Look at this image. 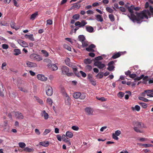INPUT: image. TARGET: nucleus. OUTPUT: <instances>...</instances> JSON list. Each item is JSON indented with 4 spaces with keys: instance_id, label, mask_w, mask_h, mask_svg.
Instances as JSON below:
<instances>
[{
    "instance_id": "f257e3e1",
    "label": "nucleus",
    "mask_w": 153,
    "mask_h": 153,
    "mask_svg": "<svg viewBox=\"0 0 153 153\" xmlns=\"http://www.w3.org/2000/svg\"><path fill=\"white\" fill-rule=\"evenodd\" d=\"M127 8L130 13V15H127V16L133 22H136L137 23L140 24L143 21V19H148V16H150L151 13L148 10H144L140 12H136L135 15L134 14L133 10L136 11L139 10L140 7H135L134 5H131L130 6H128Z\"/></svg>"
},
{
    "instance_id": "f03ea898",
    "label": "nucleus",
    "mask_w": 153,
    "mask_h": 153,
    "mask_svg": "<svg viewBox=\"0 0 153 153\" xmlns=\"http://www.w3.org/2000/svg\"><path fill=\"white\" fill-rule=\"evenodd\" d=\"M73 96L75 99L79 98L81 100L84 99L86 97L85 94L83 93L81 94L79 92H76L73 93Z\"/></svg>"
},
{
    "instance_id": "7ed1b4c3",
    "label": "nucleus",
    "mask_w": 153,
    "mask_h": 153,
    "mask_svg": "<svg viewBox=\"0 0 153 153\" xmlns=\"http://www.w3.org/2000/svg\"><path fill=\"white\" fill-rule=\"evenodd\" d=\"M62 73L63 74L67 75L68 76H71L73 75V74L72 73H68L69 69L68 67L65 66H63L62 68Z\"/></svg>"
},
{
    "instance_id": "20e7f679",
    "label": "nucleus",
    "mask_w": 153,
    "mask_h": 153,
    "mask_svg": "<svg viewBox=\"0 0 153 153\" xmlns=\"http://www.w3.org/2000/svg\"><path fill=\"white\" fill-rule=\"evenodd\" d=\"M31 59H33L37 61H39L42 60V58L40 55L35 53H33L30 56Z\"/></svg>"
},
{
    "instance_id": "39448f33",
    "label": "nucleus",
    "mask_w": 153,
    "mask_h": 153,
    "mask_svg": "<svg viewBox=\"0 0 153 153\" xmlns=\"http://www.w3.org/2000/svg\"><path fill=\"white\" fill-rule=\"evenodd\" d=\"M45 91L46 94L48 96H51L53 94V88L50 85H47L46 87Z\"/></svg>"
},
{
    "instance_id": "423d86ee",
    "label": "nucleus",
    "mask_w": 153,
    "mask_h": 153,
    "mask_svg": "<svg viewBox=\"0 0 153 153\" xmlns=\"http://www.w3.org/2000/svg\"><path fill=\"white\" fill-rule=\"evenodd\" d=\"M114 62L113 61L110 62L108 64V67L107 68V69L110 71L113 70L115 68L114 66Z\"/></svg>"
},
{
    "instance_id": "0eeeda50",
    "label": "nucleus",
    "mask_w": 153,
    "mask_h": 153,
    "mask_svg": "<svg viewBox=\"0 0 153 153\" xmlns=\"http://www.w3.org/2000/svg\"><path fill=\"white\" fill-rule=\"evenodd\" d=\"M94 65L95 66H97L99 68L101 69L105 67V65L103 64H102L101 62L97 61L95 62Z\"/></svg>"
},
{
    "instance_id": "6e6552de",
    "label": "nucleus",
    "mask_w": 153,
    "mask_h": 153,
    "mask_svg": "<svg viewBox=\"0 0 153 153\" xmlns=\"http://www.w3.org/2000/svg\"><path fill=\"white\" fill-rule=\"evenodd\" d=\"M124 53L122 52H119L117 53H114L113 56L111 57V59H115L120 57L121 55L123 54Z\"/></svg>"
},
{
    "instance_id": "1a4fd4ad",
    "label": "nucleus",
    "mask_w": 153,
    "mask_h": 153,
    "mask_svg": "<svg viewBox=\"0 0 153 153\" xmlns=\"http://www.w3.org/2000/svg\"><path fill=\"white\" fill-rule=\"evenodd\" d=\"M96 47V46L93 44H91L89 46L88 48H85V50L88 52H94V50L93 49V48H95Z\"/></svg>"
},
{
    "instance_id": "9d476101",
    "label": "nucleus",
    "mask_w": 153,
    "mask_h": 153,
    "mask_svg": "<svg viewBox=\"0 0 153 153\" xmlns=\"http://www.w3.org/2000/svg\"><path fill=\"white\" fill-rule=\"evenodd\" d=\"M48 68L52 71H56L58 69L57 66L54 64H51L47 65Z\"/></svg>"
},
{
    "instance_id": "9b49d317",
    "label": "nucleus",
    "mask_w": 153,
    "mask_h": 153,
    "mask_svg": "<svg viewBox=\"0 0 153 153\" xmlns=\"http://www.w3.org/2000/svg\"><path fill=\"white\" fill-rule=\"evenodd\" d=\"M133 125L134 126H136V127L139 128H144L143 124L140 122H136L134 123Z\"/></svg>"
},
{
    "instance_id": "f8f14e48",
    "label": "nucleus",
    "mask_w": 153,
    "mask_h": 153,
    "mask_svg": "<svg viewBox=\"0 0 153 153\" xmlns=\"http://www.w3.org/2000/svg\"><path fill=\"white\" fill-rule=\"evenodd\" d=\"M16 117L18 119H23L24 116L19 111H16L15 112Z\"/></svg>"
},
{
    "instance_id": "ddd939ff",
    "label": "nucleus",
    "mask_w": 153,
    "mask_h": 153,
    "mask_svg": "<svg viewBox=\"0 0 153 153\" xmlns=\"http://www.w3.org/2000/svg\"><path fill=\"white\" fill-rule=\"evenodd\" d=\"M37 78L38 79L43 81H45L47 80V78L42 74L38 75Z\"/></svg>"
},
{
    "instance_id": "4468645a",
    "label": "nucleus",
    "mask_w": 153,
    "mask_h": 153,
    "mask_svg": "<svg viewBox=\"0 0 153 153\" xmlns=\"http://www.w3.org/2000/svg\"><path fill=\"white\" fill-rule=\"evenodd\" d=\"M18 43L23 47H28V44L25 41L22 40H18Z\"/></svg>"
},
{
    "instance_id": "2eb2a0df",
    "label": "nucleus",
    "mask_w": 153,
    "mask_h": 153,
    "mask_svg": "<svg viewBox=\"0 0 153 153\" xmlns=\"http://www.w3.org/2000/svg\"><path fill=\"white\" fill-rule=\"evenodd\" d=\"M146 93L147 95L150 97H153V89L151 90H145Z\"/></svg>"
},
{
    "instance_id": "dca6fc26",
    "label": "nucleus",
    "mask_w": 153,
    "mask_h": 153,
    "mask_svg": "<svg viewBox=\"0 0 153 153\" xmlns=\"http://www.w3.org/2000/svg\"><path fill=\"white\" fill-rule=\"evenodd\" d=\"M3 87V83L1 82L0 81V96L2 97H3L4 96V90Z\"/></svg>"
},
{
    "instance_id": "f3484780",
    "label": "nucleus",
    "mask_w": 153,
    "mask_h": 153,
    "mask_svg": "<svg viewBox=\"0 0 153 153\" xmlns=\"http://www.w3.org/2000/svg\"><path fill=\"white\" fill-rule=\"evenodd\" d=\"M26 65L28 67H35L36 66V63L29 61L27 62Z\"/></svg>"
},
{
    "instance_id": "a211bd4d",
    "label": "nucleus",
    "mask_w": 153,
    "mask_h": 153,
    "mask_svg": "<svg viewBox=\"0 0 153 153\" xmlns=\"http://www.w3.org/2000/svg\"><path fill=\"white\" fill-rule=\"evenodd\" d=\"M65 97V100L66 103L68 104L70 102L71 99L68 95L67 94H65V95L63 96Z\"/></svg>"
},
{
    "instance_id": "6ab92c4d",
    "label": "nucleus",
    "mask_w": 153,
    "mask_h": 153,
    "mask_svg": "<svg viewBox=\"0 0 153 153\" xmlns=\"http://www.w3.org/2000/svg\"><path fill=\"white\" fill-rule=\"evenodd\" d=\"M41 115L42 117H44V119L45 120H47L48 118V114L45 111V110H43L42 112Z\"/></svg>"
},
{
    "instance_id": "aec40b11",
    "label": "nucleus",
    "mask_w": 153,
    "mask_h": 153,
    "mask_svg": "<svg viewBox=\"0 0 153 153\" xmlns=\"http://www.w3.org/2000/svg\"><path fill=\"white\" fill-rule=\"evenodd\" d=\"M39 145L44 147H47L49 146V142L48 141L41 142L39 143Z\"/></svg>"
},
{
    "instance_id": "412c9836",
    "label": "nucleus",
    "mask_w": 153,
    "mask_h": 153,
    "mask_svg": "<svg viewBox=\"0 0 153 153\" xmlns=\"http://www.w3.org/2000/svg\"><path fill=\"white\" fill-rule=\"evenodd\" d=\"M25 36L26 38H28L31 41H34L35 40L33 35L32 34L29 35L26 34L25 35Z\"/></svg>"
},
{
    "instance_id": "4be33fe9",
    "label": "nucleus",
    "mask_w": 153,
    "mask_h": 153,
    "mask_svg": "<svg viewBox=\"0 0 153 153\" xmlns=\"http://www.w3.org/2000/svg\"><path fill=\"white\" fill-rule=\"evenodd\" d=\"M86 29L87 31L89 33H92L93 31L94 28L91 26H86Z\"/></svg>"
},
{
    "instance_id": "5701e85b",
    "label": "nucleus",
    "mask_w": 153,
    "mask_h": 153,
    "mask_svg": "<svg viewBox=\"0 0 153 153\" xmlns=\"http://www.w3.org/2000/svg\"><path fill=\"white\" fill-rule=\"evenodd\" d=\"M85 111L88 114H92L93 111L91 108H87L85 109Z\"/></svg>"
},
{
    "instance_id": "b1692460",
    "label": "nucleus",
    "mask_w": 153,
    "mask_h": 153,
    "mask_svg": "<svg viewBox=\"0 0 153 153\" xmlns=\"http://www.w3.org/2000/svg\"><path fill=\"white\" fill-rule=\"evenodd\" d=\"M96 19L99 22H102L103 21V19L101 15H98L95 16Z\"/></svg>"
},
{
    "instance_id": "393cba45",
    "label": "nucleus",
    "mask_w": 153,
    "mask_h": 153,
    "mask_svg": "<svg viewBox=\"0 0 153 153\" xmlns=\"http://www.w3.org/2000/svg\"><path fill=\"white\" fill-rule=\"evenodd\" d=\"M92 62V60L89 59H85L84 61V63L85 64H90Z\"/></svg>"
},
{
    "instance_id": "a878e982",
    "label": "nucleus",
    "mask_w": 153,
    "mask_h": 153,
    "mask_svg": "<svg viewBox=\"0 0 153 153\" xmlns=\"http://www.w3.org/2000/svg\"><path fill=\"white\" fill-rule=\"evenodd\" d=\"M131 109L133 111L135 110L136 111H138L140 110V107L139 105H136L134 107H131Z\"/></svg>"
},
{
    "instance_id": "bb28decb",
    "label": "nucleus",
    "mask_w": 153,
    "mask_h": 153,
    "mask_svg": "<svg viewBox=\"0 0 153 153\" xmlns=\"http://www.w3.org/2000/svg\"><path fill=\"white\" fill-rule=\"evenodd\" d=\"M78 40L82 42L85 40V38L84 36L83 35H80L78 36Z\"/></svg>"
},
{
    "instance_id": "cd10ccee",
    "label": "nucleus",
    "mask_w": 153,
    "mask_h": 153,
    "mask_svg": "<svg viewBox=\"0 0 153 153\" xmlns=\"http://www.w3.org/2000/svg\"><path fill=\"white\" fill-rule=\"evenodd\" d=\"M80 7V5L78 3H76L73 4V5L72 6L71 8L72 9L76 8L79 9Z\"/></svg>"
},
{
    "instance_id": "c85d7f7f",
    "label": "nucleus",
    "mask_w": 153,
    "mask_h": 153,
    "mask_svg": "<svg viewBox=\"0 0 153 153\" xmlns=\"http://www.w3.org/2000/svg\"><path fill=\"white\" fill-rule=\"evenodd\" d=\"M38 15V12H36L32 14L30 17V19L33 20Z\"/></svg>"
},
{
    "instance_id": "c756f323",
    "label": "nucleus",
    "mask_w": 153,
    "mask_h": 153,
    "mask_svg": "<svg viewBox=\"0 0 153 153\" xmlns=\"http://www.w3.org/2000/svg\"><path fill=\"white\" fill-rule=\"evenodd\" d=\"M15 52L14 54L15 56H17L21 53L20 50L18 49H15L14 50Z\"/></svg>"
},
{
    "instance_id": "7c9ffc66",
    "label": "nucleus",
    "mask_w": 153,
    "mask_h": 153,
    "mask_svg": "<svg viewBox=\"0 0 153 153\" xmlns=\"http://www.w3.org/2000/svg\"><path fill=\"white\" fill-rule=\"evenodd\" d=\"M108 18L110 21L111 22H113L115 21V17L114 15L112 14H110L108 15Z\"/></svg>"
},
{
    "instance_id": "2f4dec72",
    "label": "nucleus",
    "mask_w": 153,
    "mask_h": 153,
    "mask_svg": "<svg viewBox=\"0 0 153 153\" xmlns=\"http://www.w3.org/2000/svg\"><path fill=\"white\" fill-rule=\"evenodd\" d=\"M66 136L69 138H72L73 136V134L69 131L66 132Z\"/></svg>"
},
{
    "instance_id": "473e14b6",
    "label": "nucleus",
    "mask_w": 153,
    "mask_h": 153,
    "mask_svg": "<svg viewBox=\"0 0 153 153\" xmlns=\"http://www.w3.org/2000/svg\"><path fill=\"white\" fill-rule=\"evenodd\" d=\"M70 61V59L68 58H67L65 60V62L66 64L69 66H70L71 65Z\"/></svg>"
},
{
    "instance_id": "72a5a7b5",
    "label": "nucleus",
    "mask_w": 153,
    "mask_h": 153,
    "mask_svg": "<svg viewBox=\"0 0 153 153\" xmlns=\"http://www.w3.org/2000/svg\"><path fill=\"white\" fill-rule=\"evenodd\" d=\"M15 23L14 22L12 21L10 24V26L12 28L16 30H18L19 28L15 27Z\"/></svg>"
},
{
    "instance_id": "f704fd0d",
    "label": "nucleus",
    "mask_w": 153,
    "mask_h": 153,
    "mask_svg": "<svg viewBox=\"0 0 153 153\" xmlns=\"http://www.w3.org/2000/svg\"><path fill=\"white\" fill-rule=\"evenodd\" d=\"M105 9L106 11L109 13H112L114 12V10L109 7H107Z\"/></svg>"
},
{
    "instance_id": "c9c22d12",
    "label": "nucleus",
    "mask_w": 153,
    "mask_h": 153,
    "mask_svg": "<svg viewBox=\"0 0 153 153\" xmlns=\"http://www.w3.org/2000/svg\"><path fill=\"white\" fill-rule=\"evenodd\" d=\"M41 52L43 54V56L45 57H47L49 55L48 52L45 50H42Z\"/></svg>"
},
{
    "instance_id": "e433bc0d",
    "label": "nucleus",
    "mask_w": 153,
    "mask_h": 153,
    "mask_svg": "<svg viewBox=\"0 0 153 153\" xmlns=\"http://www.w3.org/2000/svg\"><path fill=\"white\" fill-rule=\"evenodd\" d=\"M36 100L41 105H42L43 104V101L40 99L39 97H35Z\"/></svg>"
},
{
    "instance_id": "4c0bfd02",
    "label": "nucleus",
    "mask_w": 153,
    "mask_h": 153,
    "mask_svg": "<svg viewBox=\"0 0 153 153\" xmlns=\"http://www.w3.org/2000/svg\"><path fill=\"white\" fill-rule=\"evenodd\" d=\"M43 61L44 62L46 63L47 64V65L48 64L50 65L51 63V60L48 59H44Z\"/></svg>"
},
{
    "instance_id": "58836bf2",
    "label": "nucleus",
    "mask_w": 153,
    "mask_h": 153,
    "mask_svg": "<svg viewBox=\"0 0 153 153\" xmlns=\"http://www.w3.org/2000/svg\"><path fill=\"white\" fill-rule=\"evenodd\" d=\"M82 45L83 47H87L88 45V43L87 41H84L82 42Z\"/></svg>"
},
{
    "instance_id": "ea45409f",
    "label": "nucleus",
    "mask_w": 153,
    "mask_h": 153,
    "mask_svg": "<svg viewBox=\"0 0 153 153\" xmlns=\"http://www.w3.org/2000/svg\"><path fill=\"white\" fill-rule=\"evenodd\" d=\"M47 102L48 105L50 106H51L53 103L52 100L50 98H48L47 99Z\"/></svg>"
},
{
    "instance_id": "a19ab883",
    "label": "nucleus",
    "mask_w": 153,
    "mask_h": 153,
    "mask_svg": "<svg viewBox=\"0 0 153 153\" xmlns=\"http://www.w3.org/2000/svg\"><path fill=\"white\" fill-rule=\"evenodd\" d=\"M89 81L92 85L94 86H95L96 85V81L95 80L94 78L90 79V80H89Z\"/></svg>"
},
{
    "instance_id": "79ce46f5",
    "label": "nucleus",
    "mask_w": 153,
    "mask_h": 153,
    "mask_svg": "<svg viewBox=\"0 0 153 153\" xmlns=\"http://www.w3.org/2000/svg\"><path fill=\"white\" fill-rule=\"evenodd\" d=\"M63 141L67 144L68 146H70L71 145V143L69 139L68 138H65Z\"/></svg>"
},
{
    "instance_id": "37998d69",
    "label": "nucleus",
    "mask_w": 153,
    "mask_h": 153,
    "mask_svg": "<svg viewBox=\"0 0 153 153\" xmlns=\"http://www.w3.org/2000/svg\"><path fill=\"white\" fill-rule=\"evenodd\" d=\"M104 74L103 72H102L98 73L96 76V77H98L99 79H101L103 76Z\"/></svg>"
},
{
    "instance_id": "c03bdc74",
    "label": "nucleus",
    "mask_w": 153,
    "mask_h": 153,
    "mask_svg": "<svg viewBox=\"0 0 153 153\" xmlns=\"http://www.w3.org/2000/svg\"><path fill=\"white\" fill-rule=\"evenodd\" d=\"M80 26H79V27H83L85 26L86 24H87V23L86 22L85 20H82L80 22Z\"/></svg>"
},
{
    "instance_id": "a18cd8bd",
    "label": "nucleus",
    "mask_w": 153,
    "mask_h": 153,
    "mask_svg": "<svg viewBox=\"0 0 153 153\" xmlns=\"http://www.w3.org/2000/svg\"><path fill=\"white\" fill-rule=\"evenodd\" d=\"M19 146L22 148H25L26 146L25 144L23 142H20L19 143Z\"/></svg>"
},
{
    "instance_id": "49530a36",
    "label": "nucleus",
    "mask_w": 153,
    "mask_h": 153,
    "mask_svg": "<svg viewBox=\"0 0 153 153\" xmlns=\"http://www.w3.org/2000/svg\"><path fill=\"white\" fill-rule=\"evenodd\" d=\"M138 99L140 100H143L145 102H147L149 101V100L148 99L142 97H139Z\"/></svg>"
},
{
    "instance_id": "de8ad7c7",
    "label": "nucleus",
    "mask_w": 153,
    "mask_h": 153,
    "mask_svg": "<svg viewBox=\"0 0 153 153\" xmlns=\"http://www.w3.org/2000/svg\"><path fill=\"white\" fill-rule=\"evenodd\" d=\"M79 18V15L78 14H76L73 15L72 16V18L74 19L77 20Z\"/></svg>"
},
{
    "instance_id": "09e8293b",
    "label": "nucleus",
    "mask_w": 153,
    "mask_h": 153,
    "mask_svg": "<svg viewBox=\"0 0 153 153\" xmlns=\"http://www.w3.org/2000/svg\"><path fill=\"white\" fill-rule=\"evenodd\" d=\"M124 95V93L122 92H119L118 94V97L120 98H121L123 97Z\"/></svg>"
},
{
    "instance_id": "8fccbe9b",
    "label": "nucleus",
    "mask_w": 153,
    "mask_h": 153,
    "mask_svg": "<svg viewBox=\"0 0 153 153\" xmlns=\"http://www.w3.org/2000/svg\"><path fill=\"white\" fill-rule=\"evenodd\" d=\"M85 68L86 70L89 71H90L92 69V66L91 65H86L85 67Z\"/></svg>"
},
{
    "instance_id": "3c124183",
    "label": "nucleus",
    "mask_w": 153,
    "mask_h": 153,
    "mask_svg": "<svg viewBox=\"0 0 153 153\" xmlns=\"http://www.w3.org/2000/svg\"><path fill=\"white\" fill-rule=\"evenodd\" d=\"M73 72L75 75L78 76H79V73L77 71V69L76 68H73Z\"/></svg>"
},
{
    "instance_id": "603ef678",
    "label": "nucleus",
    "mask_w": 153,
    "mask_h": 153,
    "mask_svg": "<svg viewBox=\"0 0 153 153\" xmlns=\"http://www.w3.org/2000/svg\"><path fill=\"white\" fill-rule=\"evenodd\" d=\"M140 105L143 108H145L147 107V105L145 103L143 102H140Z\"/></svg>"
},
{
    "instance_id": "864d4df0",
    "label": "nucleus",
    "mask_w": 153,
    "mask_h": 153,
    "mask_svg": "<svg viewBox=\"0 0 153 153\" xmlns=\"http://www.w3.org/2000/svg\"><path fill=\"white\" fill-rule=\"evenodd\" d=\"M7 64L6 62H3L1 65V68L2 70L6 69V66Z\"/></svg>"
},
{
    "instance_id": "5fc2aeb1",
    "label": "nucleus",
    "mask_w": 153,
    "mask_h": 153,
    "mask_svg": "<svg viewBox=\"0 0 153 153\" xmlns=\"http://www.w3.org/2000/svg\"><path fill=\"white\" fill-rule=\"evenodd\" d=\"M144 76L143 75H142L140 77H137L134 78V80L135 81H139L143 78Z\"/></svg>"
},
{
    "instance_id": "6e6d98bb",
    "label": "nucleus",
    "mask_w": 153,
    "mask_h": 153,
    "mask_svg": "<svg viewBox=\"0 0 153 153\" xmlns=\"http://www.w3.org/2000/svg\"><path fill=\"white\" fill-rule=\"evenodd\" d=\"M24 150L27 152H30L32 151V149L27 147L25 148Z\"/></svg>"
},
{
    "instance_id": "4d7b16f0",
    "label": "nucleus",
    "mask_w": 153,
    "mask_h": 153,
    "mask_svg": "<svg viewBox=\"0 0 153 153\" xmlns=\"http://www.w3.org/2000/svg\"><path fill=\"white\" fill-rule=\"evenodd\" d=\"M64 48H65L66 49L68 50L69 51H71V48L68 46V45L66 44H65L64 45Z\"/></svg>"
},
{
    "instance_id": "13d9d810",
    "label": "nucleus",
    "mask_w": 153,
    "mask_h": 153,
    "mask_svg": "<svg viewBox=\"0 0 153 153\" xmlns=\"http://www.w3.org/2000/svg\"><path fill=\"white\" fill-rule=\"evenodd\" d=\"M2 48L4 49H7L8 48V45L6 44H3L2 45Z\"/></svg>"
},
{
    "instance_id": "bf43d9fd",
    "label": "nucleus",
    "mask_w": 153,
    "mask_h": 153,
    "mask_svg": "<svg viewBox=\"0 0 153 153\" xmlns=\"http://www.w3.org/2000/svg\"><path fill=\"white\" fill-rule=\"evenodd\" d=\"M80 73L81 74L82 76L83 77H85L86 76V74L82 71H79Z\"/></svg>"
},
{
    "instance_id": "052dcab7",
    "label": "nucleus",
    "mask_w": 153,
    "mask_h": 153,
    "mask_svg": "<svg viewBox=\"0 0 153 153\" xmlns=\"http://www.w3.org/2000/svg\"><path fill=\"white\" fill-rule=\"evenodd\" d=\"M50 132L49 129H45L43 133V135H45Z\"/></svg>"
},
{
    "instance_id": "680f3d73",
    "label": "nucleus",
    "mask_w": 153,
    "mask_h": 153,
    "mask_svg": "<svg viewBox=\"0 0 153 153\" xmlns=\"http://www.w3.org/2000/svg\"><path fill=\"white\" fill-rule=\"evenodd\" d=\"M139 128L137 127H134V129L135 131L137 132H141V131L138 128Z\"/></svg>"
},
{
    "instance_id": "e2e57ef3",
    "label": "nucleus",
    "mask_w": 153,
    "mask_h": 153,
    "mask_svg": "<svg viewBox=\"0 0 153 153\" xmlns=\"http://www.w3.org/2000/svg\"><path fill=\"white\" fill-rule=\"evenodd\" d=\"M71 128L72 129L75 131H77L79 129V128L78 126H72Z\"/></svg>"
},
{
    "instance_id": "0e129e2a",
    "label": "nucleus",
    "mask_w": 153,
    "mask_h": 153,
    "mask_svg": "<svg viewBox=\"0 0 153 153\" xmlns=\"http://www.w3.org/2000/svg\"><path fill=\"white\" fill-rule=\"evenodd\" d=\"M121 132L120 131L117 130L115 131V133H114V134H115L117 136H119L121 134Z\"/></svg>"
},
{
    "instance_id": "69168bd1",
    "label": "nucleus",
    "mask_w": 153,
    "mask_h": 153,
    "mask_svg": "<svg viewBox=\"0 0 153 153\" xmlns=\"http://www.w3.org/2000/svg\"><path fill=\"white\" fill-rule=\"evenodd\" d=\"M116 135H115L114 133L112 134V137L113 139L114 140H117L118 139V137Z\"/></svg>"
},
{
    "instance_id": "338daca9",
    "label": "nucleus",
    "mask_w": 153,
    "mask_h": 153,
    "mask_svg": "<svg viewBox=\"0 0 153 153\" xmlns=\"http://www.w3.org/2000/svg\"><path fill=\"white\" fill-rule=\"evenodd\" d=\"M61 91L62 93V94L63 96H64L65 95V94H67V93L65 92V89L64 88H61Z\"/></svg>"
},
{
    "instance_id": "774afa93",
    "label": "nucleus",
    "mask_w": 153,
    "mask_h": 153,
    "mask_svg": "<svg viewBox=\"0 0 153 153\" xmlns=\"http://www.w3.org/2000/svg\"><path fill=\"white\" fill-rule=\"evenodd\" d=\"M102 56H99L95 58V59L96 61L101 60L102 59Z\"/></svg>"
}]
</instances>
